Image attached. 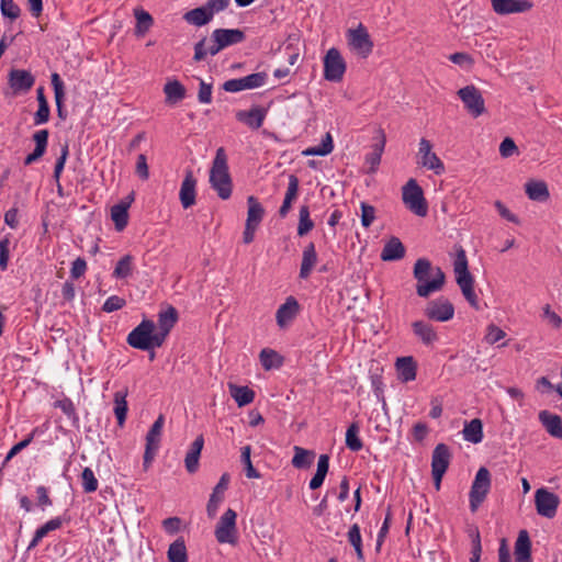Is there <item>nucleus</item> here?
Masks as SVG:
<instances>
[{"label": "nucleus", "instance_id": "obj_1", "mask_svg": "<svg viewBox=\"0 0 562 562\" xmlns=\"http://www.w3.org/2000/svg\"><path fill=\"white\" fill-rule=\"evenodd\" d=\"M246 38L245 32L240 29H215L211 34V45L206 48V37L194 44L195 61L205 59L206 55L215 56L226 47L243 43Z\"/></svg>", "mask_w": 562, "mask_h": 562}, {"label": "nucleus", "instance_id": "obj_2", "mask_svg": "<svg viewBox=\"0 0 562 562\" xmlns=\"http://www.w3.org/2000/svg\"><path fill=\"white\" fill-rule=\"evenodd\" d=\"M413 276L417 281L416 293L420 297H428L431 293L440 291L446 281L445 272L439 267L432 268L427 258L416 260Z\"/></svg>", "mask_w": 562, "mask_h": 562}, {"label": "nucleus", "instance_id": "obj_3", "mask_svg": "<svg viewBox=\"0 0 562 562\" xmlns=\"http://www.w3.org/2000/svg\"><path fill=\"white\" fill-rule=\"evenodd\" d=\"M211 188L221 200H228L233 193V179L229 173L228 158L224 147H218L209 175Z\"/></svg>", "mask_w": 562, "mask_h": 562}, {"label": "nucleus", "instance_id": "obj_4", "mask_svg": "<svg viewBox=\"0 0 562 562\" xmlns=\"http://www.w3.org/2000/svg\"><path fill=\"white\" fill-rule=\"evenodd\" d=\"M453 272L456 276V282L459 285L464 299L473 308L480 310L477 295L474 291V278L469 271L468 258L465 250L462 247L457 250L456 259L453 262Z\"/></svg>", "mask_w": 562, "mask_h": 562}, {"label": "nucleus", "instance_id": "obj_5", "mask_svg": "<svg viewBox=\"0 0 562 562\" xmlns=\"http://www.w3.org/2000/svg\"><path fill=\"white\" fill-rule=\"evenodd\" d=\"M126 341L131 347L139 350H151L162 346L156 334V324L150 319H143L127 335Z\"/></svg>", "mask_w": 562, "mask_h": 562}, {"label": "nucleus", "instance_id": "obj_6", "mask_svg": "<svg viewBox=\"0 0 562 562\" xmlns=\"http://www.w3.org/2000/svg\"><path fill=\"white\" fill-rule=\"evenodd\" d=\"M402 200L406 207L417 216H426L428 204L423 189L415 179H409L402 188Z\"/></svg>", "mask_w": 562, "mask_h": 562}, {"label": "nucleus", "instance_id": "obj_7", "mask_svg": "<svg viewBox=\"0 0 562 562\" xmlns=\"http://www.w3.org/2000/svg\"><path fill=\"white\" fill-rule=\"evenodd\" d=\"M491 488V473L482 467L477 470L474 481L471 485L470 497V509L475 513L479 506L484 502L486 495Z\"/></svg>", "mask_w": 562, "mask_h": 562}, {"label": "nucleus", "instance_id": "obj_8", "mask_svg": "<svg viewBox=\"0 0 562 562\" xmlns=\"http://www.w3.org/2000/svg\"><path fill=\"white\" fill-rule=\"evenodd\" d=\"M237 514L228 508L220 518L215 527V538L220 543L235 544L237 542Z\"/></svg>", "mask_w": 562, "mask_h": 562}, {"label": "nucleus", "instance_id": "obj_9", "mask_svg": "<svg viewBox=\"0 0 562 562\" xmlns=\"http://www.w3.org/2000/svg\"><path fill=\"white\" fill-rule=\"evenodd\" d=\"M457 94L463 102L465 110L473 117H479L485 113L486 109L484 98L474 85H469L459 89Z\"/></svg>", "mask_w": 562, "mask_h": 562}, {"label": "nucleus", "instance_id": "obj_10", "mask_svg": "<svg viewBox=\"0 0 562 562\" xmlns=\"http://www.w3.org/2000/svg\"><path fill=\"white\" fill-rule=\"evenodd\" d=\"M345 72L346 63L340 52L335 47L328 49L324 57V78L331 82H339Z\"/></svg>", "mask_w": 562, "mask_h": 562}, {"label": "nucleus", "instance_id": "obj_11", "mask_svg": "<svg viewBox=\"0 0 562 562\" xmlns=\"http://www.w3.org/2000/svg\"><path fill=\"white\" fill-rule=\"evenodd\" d=\"M424 315L429 321L445 323L453 317L454 306L447 297L440 296L427 303Z\"/></svg>", "mask_w": 562, "mask_h": 562}, {"label": "nucleus", "instance_id": "obj_12", "mask_svg": "<svg viewBox=\"0 0 562 562\" xmlns=\"http://www.w3.org/2000/svg\"><path fill=\"white\" fill-rule=\"evenodd\" d=\"M348 43L351 49L361 58H367L372 53L373 42L362 24L348 31Z\"/></svg>", "mask_w": 562, "mask_h": 562}, {"label": "nucleus", "instance_id": "obj_13", "mask_svg": "<svg viewBox=\"0 0 562 562\" xmlns=\"http://www.w3.org/2000/svg\"><path fill=\"white\" fill-rule=\"evenodd\" d=\"M164 424L165 417L164 415H159L146 435V447L144 452L145 467L151 463L160 447Z\"/></svg>", "mask_w": 562, "mask_h": 562}, {"label": "nucleus", "instance_id": "obj_14", "mask_svg": "<svg viewBox=\"0 0 562 562\" xmlns=\"http://www.w3.org/2000/svg\"><path fill=\"white\" fill-rule=\"evenodd\" d=\"M535 504L540 516L551 519L557 514L560 498L557 494L542 487L536 491Z\"/></svg>", "mask_w": 562, "mask_h": 562}, {"label": "nucleus", "instance_id": "obj_15", "mask_svg": "<svg viewBox=\"0 0 562 562\" xmlns=\"http://www.w3.org/2000/svg\"><path fill=\"white\" fill-rule=\"evenodd\" d=\"M418 165L432 170L436 175H442L445 172V165L441 159L432 151L431 143L422 138L418 148Z\"/></svg>", "mask_w": 562, "mask_h": 562}, {"label": "nucleus", "instance_id": "obj_16", "mask_svg": "<svg viewBox=\"0 0 562 562\" xmlns=\"http://www.w3.org/2000/svg\"><path fill=\"white\" fill-rule=\"evenodd\" d=\"M266 72H255L241 78L229 79L224 82L223 89L227 92H239L262 87L266 83Z\"/></svg>", "mask_w": 562, "mask_h": 562}, {"label": "nucleus", "instance_id": "obj_17", "mask_svg": "<svg viewBox=\"0 0 562 562\" xmlns=\"http://www.w3.org/2000/svg\"><path fill=\"white\" fill-rule=\"evenodd\" d=\"M9 86L15 94L27 92L35 82V77L24 69H11L9 72Z\"/></svg>", "mask_w": 562, "mask_h": 562}, {"label": "nucleus", "instance_id": "obj_18", "mask_svg": "<svg viewBox=\"0 0 562 562\" xmlns=\"http://www.w3.org/2000/svg\"><path fill=\"white\" fill-rule=\"evenodd\" d=\"M414 336L426 347H434L439 341V335L435 327L426 321H415L412 323Z\"/></svg>", "mask_w": 562, "mask_h": 562}, {"label": "nucleus", "instance_id": "obj_19", "mask_svg": "<svg viewBox=\"0 0 562 562\" xmlns=\"http://www.w3.org/2000/svg\"><path fill=\"white\" fill-rule=\"evenodd\" d=\"M494 12L499 15L526 12L532 8L528 0H491Z\"/></svg>", "mask_w": 562, "mask_h": 562}, {"label": "nucleus", "instance_id": "obj_20", "mask_svg": "<svg viewBox=\"0 0 562 562\" xmlns=\"http://www.w3.org/2000/svg\"><path fill=\"white\" fill-rule=\"evenodd\" d=\"M300 305L294 296H288L276 313L277 324L280 328L288 326L299 314Z\"/></svg>", "mask_w": 562, "mask_h": 562}, {"label": "nucleus", "instance_id": "obj_21", "mask_svg": "<svg viewBox=\"0 0 562 562\" xmlns=\"http://www.w3.org/2000/svg\"><path fill=\"white\" fill-rule=\"evenodd\" d=\"M229 475L224 473L210 496L206 505V513L210 518H214L217 514L218 507L224 499V493L228 487Z\"/></svg>", "mask_w": 562, "mask_h": 562}, {"label": "nucleus", "instance_id": "obj_22", "mask_svg": "<svg viewBox=\"0 0 562 562\" xmlns=\"http://www.w3.org/2000/svg\"><path fill=\"white\" fill-rule=\"evenodd\" d=\"M196 179L191 170L186 172L182 180L179 199L183 209H189L195 204Z\"/></svg>", "mask_w": 562, "mask_h": 562}, {"label": "nucleus", "instance_id": "obj_23", "mask_svg": "<svg viewBox=\"0 0 562 562\" xmlns=\"http://www.w3.org/2000/svg\"><path fill=\"white\" fill-rule=\"evenodd\" d=\"M178 321V312L173 306H168L166 310L160 311L158 314V328L157 336L164 344L170 330L173 328Z\"/></svg>", "mask_w": 562, "mask_h": 562}, {"label": "nucleus", "instance_id": "obj_24", "mask_svg": "<svg viewBox=\"0 0 562 562\" xmlns=\"http://www.w3.org/2000/svg\"><path fill=\"white\" fill-rule=\"evenodd\" d=\"M49 132L47 130H40L33 134L35 143L34 150L24 158V166H30L37 161L46 151L48 145Z\"/></svg>", "mask_w": 562, "mask_h": 562}, {"label": "nucleus", "instance_id": "obj_25", "mask_svg": "<svg viewBox=\"0 0 562 562\" xmlns=\"http://www.w3.org/2000/svg\"><path fill=\"white\" fill-rule=\"evenodd\" d=\"M451 461V452L446 443H438L432 450L431 471L445 472L448 470Z\"/></svg>", "mask_w": 562, "mask_h": 562}, {"label": "nucleus", "instance_id": "obj_26", "mask_svg": "<svg viewBox=\"0 0 562 562\" xmlns=\"http://www.w3.org/2000/svg\"><path fill=\"white\" fill-rule=\"evenodd\" d=\"M266 113L267 112L263 108L255 106L249 111H238L236 113V119L239 122L245 123L250 128L258 130L263 124Z\"/></svg>", "mask_w": 562, "mask_h": 562}, {"label": "nucleus", "instance_id": "obj_27", "mask_svg": "<svg viewBox=\"0 0 562 562\" xmlns=\"http://www.w3.org/2000/svg\"><path fill=\"white\" fill-rule=\"evenodd\" d=\"M405 247L398 237H391L381 251V259L383 261H397L404 258Z\"/></svg>", "mask_w": 562, "mask_h": 562}, {"label": "nucleus", "instance_id": "obj_28", "mask_svg": "<svg viewBox=\"0 0 562 562\" xmlns=\"http://www.w3.org/2000/svg\"><path fill=\"white\" fill-rule=\"evenodd\" d=\"M318 260L314 243H308L302 254V261L300 267V278L306 280Z\"/></svg>", "mask_w": 562, "mask_h": 562}, {"label": "nucleus", "instance_id": "obj_29", "mask_svg": "<svg viewBox=\"0 0 562 562\" xmlns=\"http://www.w3.org/2000/svg\"><path fill=\"white\" fill-rule=\"evenodd\" d=\"M515 558L516 562H532L531 561V541L527 530L519 531L515 542Z\"/></svg>", "mask_w": 562, "mask_h": 562}, {"label": "nucleus", "instance_id": "obj_30", "mask_svg": "<svg viewBox=\"0 0 562 562\" xmlns=\"http://www.w3.org/2000/svg\"><path fill=\"white\" fill-rule=\"evenodd\" d=\"M204 446V438L202 435L198 436L191 443L189 451L184 459V465L189 473H195L199 468V459Z\"/></svg>", "mask_w": 562, "mask_h": 562}, {"label": "nucleus", "instance_id": "obj_31", "mask_svg": "<svg viewBox=\"0 0 562 562\" xmlns=\"http://www.w3.org/2000/svg\"><path fill=\"white\" fill-rule=\"evenodd\" d=\"M395 366L402 382H411L416 379L417 366L413 357L397 358Z\"/></svg>", "mask_w": 562, "mask_h": 562}, {"label": "nucleus", "instance_id": "obj_32", "mask_svg": "<svg viewBox=\"0 0 562 562\" xmlns=\"http://www.w3.org/2000/svg\"><path fill=\"white\" fill-rule=\"evenodd\" d=\"M64 524L63 517H55L47 522H45L43 526L36 529L34 532V536L27 547L29 550L35 548L38 546V543L45 538L50 531L59 529Z\"/></svg>", "mask_w": 562, "mask_h": 562}, {"label": "nucleus", "instance_id": "obj_33", "mask_svg": "<svg viewBox=\"0 0 562 562\" xmlns=\"http://www.w3.org/2000/svg\"><path fill=\"white\" fill-rule=\"evenodd\" d=\"M52 86L55 94V103L57 108V115L61 120H66L67 113L64 110V98H65V86L57 72L52 74L50 76Z\"/></svg>", "mask_w": 562, "mask_h": 562}, {"label": "nucleus", "instance_id": "obj_34", "mask_svg": "<svg viewBox=\"0 0 562 562\" xmlns=\"http://www.w3.org/2000/svg\"><path fill=\"white\" fill-rule=\"evenodd\" d=\"M183 20L194 26H203L213 20V16L204 5L192 9L183 14Z\"/></svg>", "mask_w": 562, "mask_h": 562}, {"label": "nucleus", "instance_id": "obj_35", "mask_svg": "<svg viewBox=\"0 0 562 562\" xmlns=\"http://www.w3.org/2000/svg\"><path fill=\"white\" fill-rule=\"evenodd\" d=\"M539 420L552 437L555 438L559 435L562 428V418L559 415L541 411L539 413Z\"/></svg>", "mask_w": 562, "mask_h": 562}, {"label": "nucleus", "instance_id": "obj_36", "mask_svg": "<svg viewBox=\"0 0 562 562\" xmlns=\"http://www.w3.org/2000/svg\"><path fill=\"white\" fill-rule=\"evenodd\" d=\"M525 188L526 194L532 201L544 202L550 196L548 187L543 181H529Z\"/></svg>", "mask_w": 562, "mask_h": 562}, {"label": "nucleus", "instance_id": "obj_37", "mask_svg": "<svg viewBox=\"0 0 562 562\" xmlns=\"http://www.w3.org/2000/svg\"><path fill=\"white\" fill-rule=\"evenodd\" d=\"M464 440L472 443H480L483 440V424L479 418L467 423L463 428Z\"/></svg>", "mask_w": 562, "mask_h": 562}, {"label": "nucleus", "instance_id": "obj_38", "mask_svg": "<svg viewBox=\"0 0 562 562\" xmlns=\"http://www.w3.org/2000/svg\"><path fill=\"white\" fill-rule=\"evenodd\" d=\"M127 394V389L114 393V414L117 419L119 426H123L126 419L128 411L126 402Z\"/></svg>", "mask_w": 562, "mask_h": 562}, {"label": "nucleus", "instance_id": "obj_39", "mask_svg": "<svg viewBox=\"0 0 562 562\" xmlns=\"http://www.w3.org/2000/svg\"><path fill=\"white\" fill-rule=\"evenodd\" d=\"M247 204H248V212H247V220L246 224L257 226L261 223L265 210L262 205L259 203V201L254 196L250 195L247 198Z\"/></svg>", "mask_w": 562, "mask_h": 562}, {"label": "nucleus", "instance_id": "obj_40", "mask_svg": "<svg viewBox=\"0 0 562 562\" xmlns=\"http://www.w3.org/2000/svg\"><path fill=\"white\" fill-rule=\"evenodd\" d=\"M167 557L169 562H187L188 553L184 539L179 537L168 548Z\"/></svg>", "mask_w": 562, "mask_h": 562}, {"label": "nucleus", "instance_id": "obj_41", "mask_svg": "<svg viewBox=\"0 0 562 562\" xmlns=\"http://www.w3.org/2000/svg\"><path fill=\"white\" fill-rule=\"evenodd\" d=\"M259 359L265 370L278 369L283 364V358L273 349L263 348L259 353Z\"/></svg>", "mask_w": 562, "mask_h": 562}, {"label": "nucleus", "instance_id": "obj_42", "mask_svg": "<svg viewBox=\"0 0 562 562\" xmlns=\"http://www.w3.org/2000/svg\"><path fill=\"white\" fill-rule=\"evenodd\" d=\"M134 16L136 19L135 34L137 36H144L151 27L154 20L151 15L142 8L134 10Z\"/></svg>", "mask_w": 562, "mask_h": 562}, {"label": "nucleus", "instance_id": "obj_43", "mask_svg": "<svg viewBox=\"0 0 562 562\" xmlns=\"http://www.w3.org/2000/svg\"><path fill=\"white\" fill-rule=\"evenodd\" d=\"M164 92L166 101L170 103H177L186 97V88L178 80L168 81L164 87Z\"/></svg>", "mask_w": 562, "mask_h": 562}, {"label": "nucleus", "instance_id": "obj_44", "mask_svg": "<svg viewBox=\"0 0 562 562\" xmlns=\"http://www.w3.org/2000/svg\"><path fill=\"white\" fill-rule=\"evenodd\" d=\"M229 391L239 407L250 404L255 398V392L248 386L229 384Z\"/></svg>", "mask_w": 562, "mask_h": 562}, {"label": "nucleus", "instance_id": "obj_45", "mask_svg": "<svg viewBox=\"0 0 562 562\" xmlns=\"http://www.w3.org/2000/svg\"><path fill=\"white\" fill-rule=\"evenodd\" d=\"M334 149L333 137L330 133H326L321 144L312 146L302 151L304 156H327Z\"/></svg>", "mask_w": 562, "mask_h": 562}, {"label": "nucleus", "instance_id": "obj_46", "mask_svg": "<svg viewBox=\"0 0 562 562\" xmlns=\"http://www.w3.org/2000/svg\"><path fill=\"white\" fill-rule=\"evenodd\" d=\"M111 218L114 222L115 229L117 232L123 231L128 223V209L125 204H114L111 207Z\"/></svg>", "mask_w": 562, "mask_h": 562}, {"label": "nucleus", "instance_id": "obj_47", "mask_svg": "<svg viewBox=\"0 0 562 562\" xmlns=\"http://www.w3.org/2000/svg\"><path fill=\"white\" fill-rule=\"evenodd\" d=\"M314 457V451L295 446L292 465L296 469H306L312 464Z\"/></svg>", "mask_w": 562, "mask_h": 562}, {"label": "nucleus", "instance_id": "obj_48", "mask_svg": "<svg viewBox=\"0 0 562 562\" xmlns=\"http://www.w3.org/2000/svg\"><path fill=\"white\" fill-rule=\"evenodd\" d=\"M133 257L131 255H124L116 263L113 270V278L126 279L133 272Z\"/></svg>", "mask_w": 562, "mask_h": 562}, {"label": "nucleus", "instance_id": "obj_49", "mask_svg": "<svg viewBox=\"0 0 562 562\" xmlns=\"http://www.w3.org/2000/svg\"><path fill=\"white\" fill-rule=\"evenodd\" d=\"M314 228V222L310 216V207L307 205H302L299 212V225H297V235L305 236Z\"/></svg>", "mask_w": 562, "mask_h": 562}, {"label": "nucleus", "instance_id": "obj_50", "mask_svg": "<svg viewBox=\"0 0 562 562\" xmlns=\"http://www.w3.org/2000/svg\"><path fill=\"white\" fill-rule=\"evenodd\" d=\"M359 426L352 423L346 431V446L353 452L360 451L363 447L362 440L358 436Z\"/></svg>", "mask_w": 562, "mask_h": 562}, {"label": "nucleus", "instance_id": "obj_51", "mask_svg": "<svg viewBox=\"0 0 562 562\" xmlns=\"http://www.w3.org/2000/svg\"><path fill=\"white\" fill-rule=\"evenodd\" d=\"M385 146V136L382 134V137L379 143L374 144L372 153L368 154L366 157V161L370 164V171L374 172L378 166L381 162V156L383 154Z\"/></svg>", "mask_w": 562, "mask_h": 562}, {"label": "nucleus", "instance_id": "obj_52", "mask_svg": "<svg viewBox=\"0 0 562 562\" xmlns=\"http://www.w3.org/2000/svg\"><path fill=\"white\" fill-rule=\"evenodd\" d=\"M250 453V446H245L241 448L240 461L245 465V474L248 479H259L261 477V474L254 468Z\"/></svg>", "mask_w": 562, "mask_h": 562}, {"label": "nucleus", "instance_id": "obj_53", "mask_svg": "<svg viewBox=\"0 0 562 562\" xmlns=\"http://www.w3.org/2000/svg\"><path fill=\"white\" fill-rule=\"evenodd\" d=\"M348 541L355 548L358 560H363L362 540L360 533V527L355 524L349 528Z\"/></svg>", "mask_w": 562, "mask_h": 562}, {"label": "nucleus", "instance_id": "obj_54", "mask_svg": "<svg viewBox=\"0 0 562 562\" xmlns=\"http://www.w3.org/2000/svg\"><path fill=\"white\" fill-rule=\"evenodd\" d=\"M82 488L86 493H93L98 490L99 483L93 471L86 467L81 472Z\"/></svg>", "mask_w": 562, "mask_h": 562}, {"label": "nucleus", "instance_id": "obj_55", "mask_svg": "<svg viewBox=\"0 0 562 562\" xmlns=\"http://www.w3.org/2000/svg\"><path fill=\"white\" fill-rule=\"evenodd\" d=\"M0 11L3 16L15 20L20 16L21 10L14 0H0Z\"/></svg>", "mask_w": 562, "mask_h": 562}, {"label": "nucleus", "instance_id": "obj_56", "mask_svg": "<svg viewBox=\"0 0 562 562\" xmlns=\"http://www.w3.org/2000/svg\"><path fill=\"white\" fill-rule=\"evenodd\" d=\"M126 305V300L119 295L109 296L102 305V311L105 313H112L123 308Z\"/></svg>", "mask_w": 562, "mask_h": 562}, {"label": "nucleus", "instance_id": "obj_57", "mask_svg": "<svg viewBox=\"0 0 562 562\" xmlns=\"http://www.w3.org/2000/svg\"><path fill=\"white\" fill-rule=\"evenodd\" d=\"M361 224L363 227L368 228L374 221L375 218V209L374 206L366 203V202H361Z\"/></svg>", "mask_w": 562, "mask_h": 562}, {"label": "nucleus", "instance_id": "obj_58", "mask_svg": "<svg viewBox=\"0 0 562 562\" xmlns=\"http://www.w3.org/2000/svg\"><path fill=\"white\" fill-rule=\"evenodd\" d=\"M542 318L548 321V323L555 329H559L562 326V318L551 310L549 304L544 305L542 308Z\"/></svg>", "mask_w": 562, "mask_h": 562}, {"label": "nucleus", "instance_id": "obj_59", "mask_svg": "<svg viewBox=\"0 0 562 562\" xmlns=\"http://www.w3.org/2000/svg\"><path fill=\"white\" fill-rule=\"evenodd\" d=\"M198 100L203 104L212 102V83H206L204 80L200 79Z\"/></svg>", "mask_w": 562, "mask_h": 562}, {"label": "nucleus", "instance_id": "obj_60", "mask_svg": "<svg viewBox=\"0 0 562 562\" xmlns=\"http://www.w3.org/2000/svg\"><path fill=\"white\" fill-rule=\"evenodd\" d=\"M518 151V147L510 137H505L499 145V154L504 158H508Z\"/></svg>", "mask_w": 562, "mask_h": 562}, {"label": "nucleus", "instance_id": "obj_61", "mask_svg": "<svg viewBox=\"0 0 562 562\" xmlns=\"http://www.w3.org/2000/svg\"><path fill=\"white\" fill-rule=\"evenodd\" d=\"M135 172L142 180H147L149 178L147 158L144 154H139L137 156Z\"/></svg>", "mask_w": 562, "mask_h": 562}, {"label": "nucleus", "instance_id": "obj_62", "mask_svg": "<svg viewBox=\"0 0 562 562\" xmlns=\"http://www.w3.org/2000/svg\"><path fill=\"white\" fill-rule=\"evenodd\" d=\"M299 184H300L299 178L295 175H290L289 176V184H288L284 200H289V201L293 202L296 199L297 193H299Z\"/></svg>", "mask_w": 562, "mask_h": 562}, {"label": "nucleus", "instance_id": "obj_63", "mask_svg": "<svg viewBox=\"0 0 562 562\" xmlns=\"http://www.w3.org/2000/svg\"><path fill=\"white\" fill-rule=\"evenodd\" d=\"M49 114H50V110H49L48 103L38 104V109L35 112L34 117H33L34 124L42 125V124L47 123L49 120Z\"/></svg>", "mask_w": 562, "mask_h": 562}, {"label": "nucleus", "instance_id": "obj_64", "mask_svg": "<svg viewBox=\"0 0 562 562\" xmlns=\"http://www.w3.org/2000/svg\"><path fill=\"white\" fill-rule=\"evenodd\" d=\"M231 0H206L205 7L212 16L216 13L222 12L228 8Z\"/></svg>", "mask_w": 562, "mask_h": 562}]
</instances>
